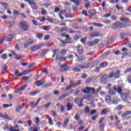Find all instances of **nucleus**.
<instances>
[{
	"label": "nucleus",
	"mask_w": 131,
	"mask_h": 131,
	"mask_svg": "<svg viewBox=\"0 0 131 131\" xmlns=\"http://www.w3.org/2000/svg\"><path fill=\"white\" fill-rule=\"evenodd\" d=\"M113 90L115 92H117L120 95L122 93V87L121 86H118L117 88L116 86H114Z\"/></svg>",
	"instance_id": "19"
},
{
	"label": "nucleus",
	"mask_w": 131,
	"mask_h": 131,
	"mask_svg": "<svg viewBox=\"0 0 131 131\" xmlns=\"http://www.w3.org/2000/svg\"><path fill=\"white\" fill-rule=\"evenodd\" d=\"M123 108V106L121 104H119L115 108V110H117L118 111H119V110H121Z\"/></svg>",
	"instance_id": "47"
},
{
	"label": "nucleus",
	"mask_w": 131,
	"mask_h": 131,
	"mask_svg": "<svg viewBox=\"0 0 131 131\" xmlns=\"http://www.w3.org/2000/svg\"><path fill=\"white\" fill-rule=\"evenodd\" d=\"M49 52V49H46L43 50V52H42L40 54V58H43V57H45V55Z\"/></svg>",
	"instance_id": "31"
},
{
	"label": "nucleus",
	"mask_w": 131,
	"mask_h": 131,
	"mask_svg": "<svg viewBox=\"0 0 131 131\" xmlns=\"http://www.w3.org/2000/svg\"><path fill=\"white\" fill-rule=\"evenodd\" d=\"M81 101V99H80L79 97H77L75 98V100L74 101V103L76 105H78V104H79L80 102Z\"/></svg>",
	"instance_id": "37"
},
{
	"label": "nucleus",
	"mask_w": 131,
	"mask_h": 131,
	"mask_svg": "<svg viewBox=\"0 0 131 131\" xmlns=\"http://www.w3.org/2000/svg\"><path fill=\"white\" fill-rule=\"evenodd\" d=\"M78 60L79 61V62H82V61H85V58L83 56L79 57H78Z\"/></svg>",
	"instance_id": "58"
},
{
	"label": "nucleus",
	"mask_w": 131,
	"mask_h": 131,
	"mask_svg": "<svg viewBox=\"0 0 131 131\" xmlns=\"http://www.w3.org/2000/svg\"><path fill=\"white\" fill-rule=\"evenodd\" d=\"M31 39H29L28 40V42L27 43H26L24 47V48H25V49H27V48L28 47H29V46H30V45H32V43H33V40H31Z\"/></svg>",
	"instance_id": "23"
},
{
	"label": "nucleus",
	"mask_w": 131,
	"mask_h": 131,
	"mask_svg": "<svg viewBox=\"0 0 131 131\" xmlns=\"http://www.w3.org/2000/svg\"><path fill=\"white\" fill-rule=\"evenodd\" d=\"M98 33H99V32H96L95 34H91L90 35V37H98V36H99L100 35Z\"/></svg>",
	"instance_id": "45"
},
{
	"label": "nucleus",
	"mask_w": 131,
	"mask_h": 131,
	"mask_svg": "<svg viewBox=\"0 0 131 131\" xmlns=\"http://www.w3.org/2000/svg\"><path fill=\"white\" fill-rule=\"evenodd\" d=\"M101 90H102V87L97 88L96 91L94 88L85 87V89L82 90V92L83 93V94H86L87 95H89V94H91V95H95L96 92L97 94H98Z\"/></svg>",
	"instance_id": "1"
},
{
	"label": "nucleus",
	"mask_w": 131,
	"mask_h": 131,
	"mask_svg": "<svg viewBox=\"0 0 131 131\" xmlns=\"http://www.w3.org/2000/svg\"><path fill=\"white\" fill-rule=\"evenodd\" d=\"M120 74V70H117L115 73H114V72H112L109 74L108 78H112V77H115V78H119Z\"/></svg>",
	"instance_id": "6"
},
{
	"label": "nucleus",
	"mask_w": 131,
	"mask_h": 131,
	"mask_svg": "<svg viewBox=\"0 0 131 131\" xmlns=\"http://www.w3.org/2000/svg\"><path fill=\"white\" fill-rule=\"evenodd\" d=\"M66 53H67V51H66V50L65 49L62 50L60 51V54L62 55V56H65V55H66Z\"/></svg>",
	"instance_id": "56"
},
{
	"label": "nucleus",
	"mask_w": 131,
	"mask_h": 131,
	"mask_svg": "<svg viewBox=\"0 0 131 131\" xmlns=\"http://www.w3.org/2000/svg\"><path fill=\"white\" fill-rule=\"evenodd\" d=\"M43 29L45 31H49L51 29V27L49 26H45L43 27Z\"/></svg>",
	"instance_id": "48"
},
{
	"label": "nucleus",
	"mask_w": 131,
	"mask_h": 131,
	"mask_svg": "<svg viewBox=\"0 0 131 131\" xmlns=\"http://www.w3.org/2000/svg\"><path fill=\"white\" fill-rule=\"evenodd\" d=\"M80 118V117H79V115H78V114H76L75 116V119L76 120H79Z\"/></svg>",
	"instance_id": "61"
},
{
	"label": "nucleus",
	"mask_w": 131,
	"mask_h": 131,
	"mask_svg": "<svg viewBox=\"0 0 131 131\" xmlns=\"http://www.w3.org/2000/svg\"><path fill=\"white\" fill-rule=\"evenodd\" d=\"M107 113H108V110H107V109L106 108H104L101 111L100 114L101 115H106Z\"/></svg>",
	"instance_id": "38"
},
{
	"label": "nucleus",
	"mask_w": 131,
	"mask_h": 131,
	"mask_svg": "<svg viewBox=\"0 0 131 131\" xmlns=\"http://www.w3.org/2000/svg\"><path fill=\"white\" fill-rule=\"evenodd\" d=\"M84 112H85L86 114H89V113H90V108H89V106H86L85 107Z\"/></svg>",
	"instance_id": "52"
},
{
	"label": "nucleus",
	"mask_w": 131,
	"mask_h": 131,
	"mask_svg": "<svg viewBox=\"0 0 131 131\" xmlns=\"http://www.w3.org/2000/svg\"><path fill=\"white\" fill-rule=\"evenodd\" d=\"M92 25H93L95 27H103V25L101 24H98L97 23H93Z\"/></svg>",
	"instance_id": "42"
},
{
	"label": "nucleus",
	"mask_w": 131,
	"mask_h": 131,
	"mask_svg": "<svg viewBox=\"0 0 131 131\" xmlns=\"http://www.w3.org/2000/svg\"><path fill=\"white\" fill-rule=\"evenodd\" d=\"M111 102L113 105H117L118 104V99L117 97H114L112 99Z\"/></svg>",
	"instance_id": "25"
},
{
	"label": "nucleus",
	"mask_w": 131,
	"mask_h": 131,
	"mask_svg": "<svg viewBox=\"0 0 131 131\" xmlns=\"http://www.w3.org/2000/svg\"><path fill=\"white\" fill-rule=\"evenodd\" d=\"M108 93L111 96H114L115 95V92L113 90H110L108 91Z\"/></svg>",
	"instance_id": "51"
},
{
	"label": "nucleus",
	"mask_w": 131,
	"mask_h": 131,
	"mask_svg": "<svg viewBox=\"0 0 131 131\" xmlns=\"http://www.w3.org/2000/svg\"><path fill=\"white\" fill-rule=\"evenodd\" d=\"M86 39H88V37H85L84 38H82L81 39L80 41L84 45L85 42H86Z\"/></svg>",
	"instance_id": "49"
},
{
	"label": "nucleus",
	"mask_w": 131,
	"mask_h": 131,
	"mask_svg": "<svg viewBox=\"0 0 131 131\" xmlns=\"http://www.w3.org/2000/svg\"><path fill=\"white\" fill-rule=\"evenodd\" d=\"M77 49H78L77 53L79 55H82L83 54V47H82V46L78 45Z\"/></svg>",
	"instance_id": "18"
},
{
	"label": "nucleus",
	"mask_w": 131,
	"mask_h": 131,
	"mask_svg": "<svg viewBox=\"0 0 131 131\" xmlns=\"http://www.w3.org/2000/svg\"><path fill=\"white\" fill-rule=\"evenodd\" d=\"M81 83V80H79L78 83L75 84H73V85H69L66 88V91H69L70 89H72V88H76L77 85H79Z\"/></svg>",
	"instance_id": "12"
},
{
	"label": "nucleus",
	"mask_w": 131,
	"mask_h": 131,
	"mask_svg": "<svg viewBox=\"0 0 131 131\" xmlns=\"http://www.w3.org/2000/svg\"><path fill=\"white\" fill-rule=\"evenodd\" d=\"M25 106H26V102L23 103L22 105H18L15 110L16 113H19L20 110L23 109Z\"/></svg>",
	"instance_id": "15"
},
{
	"label": "nucleus",
	"mask_w": 131,
	"mask_h": 131,
	"mask_svg": "<svg viewBox=\"0 0 131 131\" xmlns=\"http://www.w3.org/2000/svg\"><path fill=\"white\" fill-rule=\"evenodd\" d=\"M75 65L76 67L73 68L72 71L74 72H76L77 73L81 72V69H89V68H90L89 66L85 67L82 64H78V63H75Z\"/></svg>",
	"instance_id": "3"
},
{
	"label": "nucleus",
	"mask_w": 131,
	"mask_h": 131,
	"mask_svg": "<svg viewBox=\"0 0 131 131\" xmlns=\"http://www.w3.org/2000/svg\"><path fill=\"white\" fill-rule=\"evenodd\" d=\"M82 15H84L85 17H88L89 16L88 15V11H86L85 10H83L81 12Z\"/></svg>",
	"instance_id": "50"
},
{
	"label": "nucleus",
	"mask_w": 131,
	"mask_h": 131,
	"mask_svg": "<svg viewBox=\"0 0 131 131\" xmlns=\"http://www.w3.org/2000/svg\"><path fill=\"white\" fill-rule=\"evenodd\" d=\"M130 111H127L125 112V113H124L121 115V118L124 120H128V119L130 118V116L128 115H130Z\"/></svg>",
	"instance_id": "7"
},
{
	"label": "nucleus",
	"mask_w": 131,
	"mask_h": 131,
	"mask_svg": "<svg viewBox=\"0 0 131 131\" xmlns=\"http://www.w3.org/2000/svg\"><path fill=\"white\" fill-rule=\"evenodd\" d=\"M13 37H14V36L12 34H9L7 36L5 37L3 40L5 41H12Z\"/></svg>",
	"instance_id": "17"
},
{
	"label": "nucleus",
	"mask_w": 131,
	"mask_h": 131,
	"mask_svg": "<svg viewBox=\"0 0 131 131\" xmlns=\"http://www.w3.org/2000/svg\"><path fill=\"white\" fill-rule=\"evenodd\" d=\"M14 75H16L17 76V77H19L20 76H23V75H24L23 72L22 73H19V70H17L14 73Z\"/></svg>",
	"instance_id": "35"
},
{
	"label": "nucleus",
	"mask_w": 131,
	"mask_h": 131,
	"mask_svg": "<svg viewBox=\"0 0 131 131\" xmlns=\"http://www.w3.org/2000/svg\"><path fill=\"white\" fill-rule=\"evenodd\" d=\"M106 79H107V75H104L101 77L100 80L102 82H104V81H105V80H106Z\"/></svg>",
	"instance_id": "44"
},
{
	"label": "nucleus",
	"mask_w": 131,
	"mask_h": 131,
	"mask_svg": "<svg viewBox=\"0 0 131 131\" xmlns=\"http://www.w3.org/2000/svg\"><path fill=\"white\" fill-rule=\"evenodd\" d=\"M46 83V80H37L34 82V84L37 86V88H39V86H41V85H43Z\"/></svg>",
	"instance_id": "13"
},
{
	"label": "nucleus",
	"mask_w": 131,
	"mask_h": 131,
	"mask_svg": "<svg viewBox=\"0 0 131 131\" xmlns=\"http://www.w3.org/2000/svg\"><path fill=\"white\" fill-rule=\"evenodd\" d=\"M43 37V34H42V33H36V37L37 38H38V39H40V40L42 39Z\"/></svg>",
	"instance_id": "34"
},
{
	"label": "nucleus",
	"mask_w": 131,
	"mask_h": 131,
	"mask_svg": "<svg viewBox=\"0 0 131 131\" xmlns=\"http://www.w3.org/2000/svg\"><path fill=\"white\" fill-rule=\"evenodd\" d=\"M67 58L62 57L61 56V54H58L56 56V61H59V62H64V61H66Z\"/></svg>",
	"instance_id": "14"
},
{
	"label": "nucleus",
	"mask_w": 131,
	"mask_h": 131,
	"mask_svg": "<svg viewBox=\"0 0 131 131\" xmlns=\"http://www.w3.org/2000/svg\"><path fill=\"white\" fill-rule=\"evenodd\" d=\"M108 66V62L107 61H104L103 62L101 63L100 65V68H106Z\"/></svg>",
	"instance_id": "30"
},
{
	"label": "nucleus",
	"mask_w": 131,
	"mask_h": 131,
	"mask_svg": "<svg viewBox=\"0 0 131 131\" xmlns=\"http://www.w3.org/2000/svg\"><path fill=\"white\" fill-rule=\"evenodd\" d=\"M2 69L3 70L1 72L2 74L3 75L6 74V73H7V70L8 69V67L7 65L4 64L2 67Z\"/></svg>",
	"instance_id": "28"
},
{
	"label": "nucleus",
	"mask_w": 131,
	"mask_h": 131,
	"mask_svg": "<svg viewBox=\"0 0 131 131\" xmlns=\"http://www.w3.org/2000/svg\"><path fill=\"white\" fill-rule=\"evenodd\" d=\"M1 5L2 6H4V10H6V9H7V14L8 15H12V11H11V10H10V8H7L8 6V4L7 3H5V2H3L1 3Z\"/></svg>",
	"instance_id": "16"
},
{
	"label": "nucleus",
	"mask_w": 131,
	"mask_h": 131,
	"mask_svg": "<svg viewBox=\"0 0 131 131\" xmlns=\"http://www.w3.org/2000/svg\"><path fill=\"white\" fill-rule=\"evenodd\" d=\"M52 52L54 55H58L60 54V49H56L55 50H52Z\"/></svg>",
	"instance_id": "39"
},
{
	"label": "nucleus",
	"mask_w": 131,
	"mask_h": 131,
	"mask_svg": "<svg viewBox=\"0 0 131 131\" xmlns=\"http://www.w3.org/2000/svg\"><path fill=\"white\" fill-rule=\"evenodd\" d=\"M30 72H31V70H25L23 72V73L24 74V75H27V74H28V73H30Z\"/></svg>",
	"instance_id": "53"
},
{
	"label": "nucleus",
	"mask_w": 131,
	"mask_h": 131,
	"mask_svg": "<svg viewBox=\"0 0 131 131\" xmlns=\"http://www.w3.org/2000/svg\"><path fill=\"white\" fill-rule=\"evenodd\" d=\"M39 49H40L39 46H35L31 48V50L32 52H37V50H39Z\"/></svg>",
	"instance_id": "26"
},
{
	"label": "nucleus",
	"mask_w": 131,
	"mask_h": 131,
	"mask_svg": "<svg viewBox=\"0 0 131 131\" xmlns=\"http://www.w3.org/2000/svg\"><path fill=\"white\" fill-rule=\"evenodd\" d=\"M104 128H105V124H101L99 125V129H100V130H104Z\"/></svg>",
	"instance_id": "55"
},
{
	"label": "nucleus",
	"mask_w": 131,
	"mask_h": 131,
	"mask_svg": "<svg viewBox=\"0 0 131 131\" xmlns=\"http://www.w3.org/2000/svg\"><path fill=\"white\" fill-rule=\"evenodd\" d=\"M83 105H84L83 104V100L81 99L79 103L78 104L77 107H78L79 108H82V107H83Z\"/></svg>",
	"instance_id": "41"
},
{
	"label": "nucleus",
	"mask_w": 131,
	"mask_h": 131,
	"mask_svg": "<svg viewBox=\"0 0 131 131\" xmlns=\"http://www.w3.org/2000/svg\"><path fill=\"white\" fill-rule=\"evenodd\" d=\"M33 10H38V6H36V3L34 2H32L31 4H29Z\"/></svg>",
	"instance_id": "22"
},
{
	"label": "nucleus",
	"mask_w": 131,
	"mask_h": 131,
	"mask_svg": "<svg viewBox=\"0 0 131 131\" xmlns=\"http://www.w3.org/2000/svg\"><path fill=\"white\" fill-rule=\"evenodd\" d=\"M52 85H53V83H52V82H48L43 85V88L44 89H47L48 86H52Z\"/></svg>",
	"instance_id": "46"
},
{
	"label": "nucleus",
	"mask_w": 131,
	"mask_h": 131,
	"mask_svg": "<svg viewBox=\"0 0 131 131\" xmlns=\"http://www.w3.org/2000/svg\"><path fill=\"white\" fill-rule=\"evenodd\" d=\"M69 122V118L66 119L62 124L63 127H66V126H67V124H68Z\"/></svg>",
	"instance_id": "40"
},
{
	"label": "nucleus",
	"mask_w": 131,
	"mask_h": 131,
	"mask_svg": "<svg viewBox=\"0 0 131 131\" xmlns=\"http://www.w3.org/2000/svg\"><path fill=\"white\" fill-rule=\"evenodd\" d=\"M26 88H27V85H23L21 88L15 89L14 92L15 94H20V95H21L22 94L21 92H23V91H24Z\"/></svg>",
	"instance_id": "11"
},
{
	"label": "nucleus",
	"mask_w": 131,
	"mask_h": 131,
	"mask_svg": "<svg viewBox=\"0 0 131 131\" xmlns=\"http://www.w3.org/2000/svg\"><path fill=\"white\" fill-rule=\"evenodd\" d=\"M50 39V35H46L44 37V40H49Z\"/></svg>",
	"instance_id": "63"
},
{
	"label": "nucleus",
	"mask_w": 131,
	"mask_h": 131,
	"mask_svg": "<svg viewBox=\"0 0 131 131\" xmlns=\"http://www.w3.org/2000/svg\"><path fill=\"white\" fill-rule=\"evenodd\" d=\"M79 2L80 0H74L73 3L75 4V6H79Z\"/></svg>",
	"instance_id": "57"
},
{
	"label": "nucleus",
	"mask_w": 131,
	"mask_h": 131,
	"mask_svg": "<svg viewBox=\"0 0 131 131\" xmlns=\"http://www.w3.org/2000/svg\"><path fill=\"white\" fill-rule=\"evenodd\" d=\"M129 95H130V92H126L125 93H121L120 94V97L122 101H123V102L127 103H130V102H129V101L126 99V98H127Z\"/></svg>",
	"instance_id": "4"
},
{
	"label": "nucleus",
	"mask_w": 131,
	"mask_h": 131,
	"mask_svg": "<svg viewBox=\"0 0 131 131\" xmlns=\"http://www.w3.org/2000/svg\"><path fill=\"white\" fill-rule=\"evenodd\" d=\"M70 69V67H69L66 64H62L61 65L59 71L60 72H66V71H68Z\"/></svg>",
	"instance_id": "10"
},
{
	"label": "nucleus",
	"mask_w": 131,
	"mask_h": 131,
	"mask_svg": "<svg viewBox=\"0 0 131 131\" xmlns=\"http://www.w3.org/2000/svg\"><path fill=\"white\" fill-rule=\"evenodd\" d=\"M11 53L13 54V56H15L16 57H14V59L15 60H17V61H19V60H21L22 58V56L18 55L16 54V53L14 51H11Z\"/></svg>",
	"instance_id": "20"
},
{
	"label": "nucleus",
	"mask_w": 131,
	"mask_h": 131,
	"mask_svg": "<svg viewBox=\"0 0 131 131\" xmlns=\"http://www.w3.org/2000/svg\"><path fill=\"white\" fill-rule=\"evenodd\" d=\"M112 100L111 96L110 95H106L105 98V101L106 103H109L111 102Z\"/></svg>",
	"instance_id": "27"
},
{
	"label": "nucleus",
	"mask_w": 131,
	"mask_h": 131,
	"mask_svg": "<svg viewBox=\"0 0 131 131\" xmlns=\"http://www.w3.org/2000/svg\"><path fill=\"white\" fill-rule=\"evenodd\" d=\"M48 123L50 125H53L54 124L53 123V120H52L51 117H49L48 119Z\"/></svg>",
	"instance_id": "54"
},
{
	"label": "nucleus",
	"mask_w": 131,
	"mask_h": 131,
	"mask_svg": "<svg viewBox=\"0 0 131 131\" xmlns=\"http://www.w3.org/2000/svg\"><path fill=\"white\" fill-rule=\"evenodd\" d=\"M63 31H67V32H68V33H74V31L70 30L69 29H68V28H63Z\"/></svg>",
	"instance_id": "36"
},
{
	"label": "nucleus",
	"mask_w": 131,
	"mask_h": 131,
	"mask_svg": "<svg viewBox=\"0 0 131 131\" xmlns=\"http://www.w3.org/2000/svg\"><path fill=\"white\" fill-rule=\"evenodd\" d=\"M89 13L91 15V16H96L97 15V12L96 11V9H91L89 11Z\"/></svg>",
	"instance_id": "33"
},
{
	"label": "nucleus",
	"mask_w": 131,
	"mask_h": 131,
	"mask_svg": "<svg viewBox=\"0 0 131 131\" xmlns=\"http://www.w3.org/2000/svg\"><path fill=\"white\" fill-rule=\"evenodd\" d=\"M69 96V93H66L65 94H61V96L59 97L58 99V101H62L63 99H65L66 97H68Z\"/></svg>",
	"instance_id": "24"
},
{
	"label": "nucleus",
	"mask_w": 131,
	"mask_h": 131,
	"mask_svg": "<svg viewBox=\"0 0 131 131\" xmlns=\"http://www.w3.org/2000/svg\"><path fill=\"white\" fill-rule=\"evenodd\" d=\"M125 27H128V24H123L122 23H115V24H113L112 25L111 28H113V29L116 30L117 29Z\"/></svg>",
	"instance_id": "2"
},
{
	"label": "nucleus",
	"mask_w": 131,
	"mask_h": 131,
	"mask_svg": "<svg viewBox=\"0 0 131 131\" xmlns=\"http://www.w3.org/2000/svg\"><path fill=\"white\" fill-rule=\"evenodd\" d=\"M116 8L118 11H120V10H123V7L119 6L118 5H116Z\"/></svg>",
	"instance_id": "59"
},
{
	"label": "nucleus",
	"mask_w": 131,
	"mask_h": 131,
	"mask_svg": "<svg viewBox=\"0 0 131 131\" xmlns=\"http://www.w3.org/2000/svg\"><path fill=\"white\" fill-rule=\"evenodd\" d=\"M66 41L67 42H65L63 40H60V41H61L62 45H61V47H65V43H72V42L70 41V40H71V38H70V35L69 34H67L66 36ZM69 41V42H68Z\"/></svg>",
	"instance_id": "8"
},
{
	"label": "nucleus",
	"mask_w": 131,
	"mask_h": 131,
	"mask_svg": "<svg viewBox=\"0 0 131 131\" xmlns=\"http://www.w3.org/2000/svg\"><path fill=\"white\" fill-rule=\"evenodd\" d=\"M99 41H100V39H96L94 41H88L86 42L87 46L88 47H94V46L96 45H98L99 43Z\"/></svg>",
	"instance_id": "9"
},
{
	"label": "nucleus",
	"mask_w": 131,
	"mask_h": 131,
	"mask_svg": "<svg viewBox=\"0 0 131 131\" xmlns=\"http://www.w3.org/2000/svg\"><path fill=\"white\" fill-rule=\"evenodd\" d=\"M10 131H20L19 129H14V127H11L9 129Z\"/></svg>",
	"instance_id": "64"
},
{
	"label": "nucleus",
	"mask_w": 131,
	"mask_h": 131,
	"mask_svg": "<svg viewBox=\"0 0 131 131\" xmlns=\"http://www.w3.org/2000/svg\"><path fill=\"white\" fill-rule=\"evenodd\" d=\"M19 26L23 31H27L29 29V25L26 21H20Z\"/></svg>",
	"instance_id": "5"
},
{
	"label": "nucleus",
	"mask_w": 131,
	"mask_h": 131,
	"mask_svg": "<svg viewBox=\"0 0 131 131\" xmlns=\"http://www.w3.org/2000/svg\"><path fill=\"white\" fill-rule=\"evenodd\" d=\"M40 93V91H39L38 90H36L34 91H33L30 93V95L31 96H36V95H38Z\"/></svg>",
	"instance_id": "32"
},
{
	"label": "nucleus",
	"mask_w": 131,
	"mask_h": 131,
	"mask_svg": "<svg viewBox=\"0 0 131 131\" xmlns=\"http://www.w3.org/2000/svg\"><path fill=\"white\" fill-rule=\"evenodd\" d=\"M41 10H42V11L41 12V15L42 16H45V15H47V10L46 9H43V8H41Z\"/></svg>",
	"instance_id": "43"
},
{
	"label": "nucleus",
	"mask_w": 131,
	"mask_h": 131,
	"mask_svg": "<svg viewBox=\"0 0 131 131\" xmlns=\"http://www.w3.org/2000/svg\"><path fill=\"white\" fill-rule=\"evenodd\" d=\"M1 58H2L3 59H7V58H8V55L6 54H2L1 55Z\"/></svg>",
	"instance_id": "62"
},
{
	"label": "nucleus",
	"mask_w": 131,
	"mask_h": 131,
	"mask_svg": "<svg viewBox=\"0 0 131 131\" xmlns=\"http://www.w3.org/2000/svg\"><path fill=\"white\" fill-rule=\"evenodd\" d=\"M66 107L67 108V111H70V110H72V108H73V106H72L70 102L68 103Z\"/></svg>",
	"instance_id": "29"
},
{
	"label": "nucleus",
	"mask_w": 131,
	"mask_h": 131,
	"mask_svg": "<svg viewBox=\"0 0 131 131\" xmlns=\"http://www.w3.org/2000/svg\"><path fill=\"white\" fill-rule=\"evenodd\" d=\"M51 113H52V115L53 117H56L57 116V112L54 111H51Z\"/></svg>",
	"instance_id": "60"
},
{
	"label": "nucleus",
	"mask_w": 131,
	"mask_h": 131,
	"mask_svg": "<svg viewBox=\"0 0 131 131\" xmlns=\"http://www.w3.org/2000/svg\"><path fill=\"white\" fill-rule=\"evenodd\" d=\"M119 20L120 21H121V22H123V23H128V22H130V19H129V18L126 17L120 18Z\"/></svg>",
	"instance_id": "21"
}]
</instances>
